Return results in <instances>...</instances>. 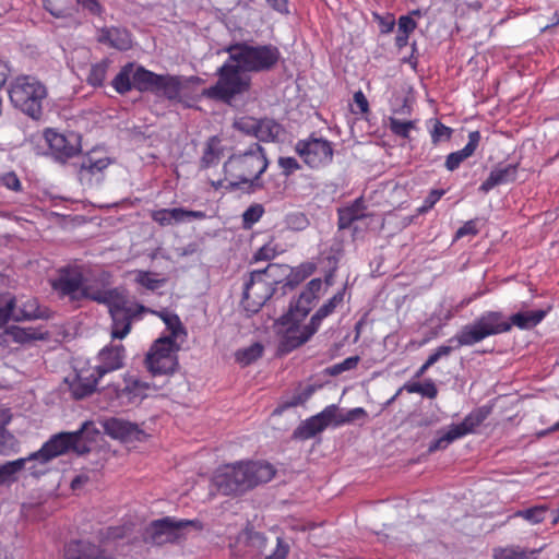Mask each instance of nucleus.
Here are the masks:
<instances>
[{"instance_id":"nucleus-15","label":"nucleus","mask_w":559,"mask_h":559,"mask_svg":"<svg viewBox=\"0 0 559 559\" xmlns=\"http://www.w3.org/2000/svg\"><path fill=\"white\" fill-rule=\"evenodd\" d=\"M63 559H116L107 544L92 537L72 538L63 545Z\"/></svg>"},{"instance_id":"nucleus-36","label":"nucleus","mask_w":559,"mask_h":559,"mask_svg":"<svg viewBox=\"0 0 559 559\" xmlns=\"http://www.w3.org/2000/svg\"><path fill=\"white\" fill-rule=\"evenodd\" d=\"M109 66V59H103L99 62L92 64L86 78L87 84L93 87L103 86L107 76Z\"/></svg>"},{"instance_id":"nucleus-13","label":"nucleus","mask_w":559,"mask_h":559,"mask_svg":"<svg viewBox=\"0 0 559 559\" xmlns=\"http://www.w3.org/2000/svg\"><path fill=\"white\" fill-rule=\"evenodd\" d=\"M84 282L83 273L78 267H62L58 277L51 282V287L61 298L81 301L91 299L93 294Z\"/></svg>"},{"instance_id":"nucleus-63","label":"nucleus","mask_w":559,"mask_h":559,"mask_svg":"<svg viewBox=\"0 0 559 559\" xmlns=\"http://www.w3.org/2000/svg\"><path fill=\"white\" fill-rule=\"evenodd\" d=\"M354 102L361 114H367L369 111L368 99L361 91H358L354 94Z\"/></svg>"},{"instance_id":"nucleus-60","label":"nucleus","mask_w":559,"mask_h":559,"mask_svg":"<svg viewBox=\"0 0 559 559\" xmlns=\"http://www.w3.org/2000/svg\"><path fill=\"white\" fill-rule=\"evenodd\" d=\"M399 31L401 33L411 34L417 27V23L413 20L411 15H402L397 21Z\"/></svg>"},{"instance_id":"nucleus-11","label":"nucleus","mask_w":559,"mask_h":559,"mask_svg":"<svg viewBox=\"0 0 559 559\" xmlns=\"http://www.w3.org/2000/svg\"><path fill=\"white\" fill-rule=\"evenodd\" d=\"M88 423H84L79 430L73 432L53 435L38 451L29 454L31 461L38 460L41 463H47L69 451H74L78 454L90 452V447L83 440V433Z\"/></svg>"},{"instance_id":"nucleus-23","label":"nucleus","mask_w":559,"mask_h":559,"mask_svg":"<svg viewBox=\"0 0 559 559\" xmlns=\"http://www.w3.org/2000/svg\"><path fill=\"white\" fill-rule=\"evenodd\" d=\"M519 164H508L493 168L487 179L479 186V191L488 193L497 186L514 182L518 176Z\"/></svg>"},{"instance_id":"nucleus-41","label":"nucleus","mask_w":559,"mask_h":559,"mask_svg":"<svg viewBox=\"0 0 559 559\" xmlns=\"http://www.w3.org/2000/svg\"><path fill=\"white\" fill-rule=\"evenodd\" d=\"M135 283L143 286L148 290H156L162 287L165 283V278H158L157 274L152 273L150 271L139 270L135 272Z\"/></svg>"},{"instance_id":"nucleus-14","label":"nucleus","mask_w":559,"mask_h":559,"mask_svg":"<svg viewBox=\"0 0 559 559\" xmlns=\"http://www.w3.org/2000/svg\"><path fill=\"white\" fill-rule=\"evenodd\" d=\"M295 151L310 168H321L333 160L332 142L323 138H317L313 133L307 139L297 141Z\"/></svg>"},{"instance_id":"nucleus-42","label":"nucleus","mask_w":559,"mask_h":559,"mask_svg":"<svg viewBox=\"0 0 559 559\" xmlns=\"http://www.w3.org/2000/svg\"><path fill=\"white\" fill-rule=\"evenodd\" d=\"M164 323L167 330L169 331V334L166 336H160L159 338H170V341L177 343V338L180 335H187V332L180 321V318L176 313H173L170 317H167Z\"/></svg>"},{"instance_id":"nucleus-12","label":"nucleus","mask_w":559,"mask_h":559,"mask_svg":"<svg viewBox=\"0 0 559 559\" xmlns=\"http://www.w3.org/2000/svg\"><path fill=\"white\" fill-rule=\"evenodd\" d=\"M163 388L155 382H147L138 376L126 373L123 376V386L109 385L105 394L111 400L118 401L122 404H136L144 399L151 396Z\"/></svg>"},{"instance_id":"nucleus-3","label":"nucleus","mask_w":559,"mask_h":559,"mask_svg":"<svg viewBox=\"0 0 559 559\" xmlns=\"http://www.w3.org/2000/svg\"><path fill=\"white\" fill-rule=\"evenodd\" d=\"M275 468L266 462L239 461L221 466L214 481L224 495H241L260 484L270 481Z\"/></svg>"},{"instance_id":"nucleus-21","label":"nucleus","mask_w":559,"mask_h":559,"mask_svg":"<svg viewBox=\"0 0 559 559\" xmlns=\"http://www.w3.org/2000/svg\"><path fill=\"white\" fill-rule=\"evenodd\" d=\"M206 215L203 211L186 210L183 207L160 209L151 212V218L160 227L191 219H204Z\"/></svg>"},{"instance_id":"nucleus-16","label":"nucleus","mask_w":559,"mask_h":559,"mask_svg":"<svg viewBox=\"0 0 559 559\" xmlns=\"http://www.w3.org/2000/svg\"><path fill=\"white\" fill-rule=\"evenodd\" d=\"M44 138L48 144L52 157L61 163L78 155L81 151L79 138L74 134L67 136L52 129L44 132Z\"/></svg>"},{"instance_id":"nucleus-9","label":"nucleus","mask_w":559,"mask_h":559,"mask_svg":"<svg viewBox=\"0 0 559 559\" xmlns=\"http://www.w3.org/2000/svg\"><path fill=\"white\" fill-rule=\"evenodd\" d=\"M511 331V324L500 311H487L481 314L473 324H467L450 340H455L457 346H472L488 336L507 333Z\"/></svg>"},{"instance_id":"nucleus-34","label":"nucleus","mask_w":559,"mask_h":559,"mask_svg":"<svg viewBox=\"0 0 559 559\" xmlns=\"http://www.w3.org/2000/svg\"><path fill=\"white\" fill-rule=\"evenodd\" d=\"M281 132V126L272 119H259L254 138L261 142L276 140Z\"/></svg>"},{"instance_id":"nucleus-47","label":"nucleus","mask_w":559,"mask_h":559,"mask_svg":"<svg viewBox=\"0 0 559 559\" xmlns=\"http://www.w3.org/2000/svg\"><path fill=\"white\" fill-rule=\"evenodd\" d=\"M322 287V282L320 278H313L308 284L306 289L300 294L298 304L306 305L307 307L312 302V300L317 297V294L320 292Z\"/></svg>"},{"instance_id":"nucleus-44","label":"nucleus","mask_w":559,"mask_h":559,"mask_svg":"<svg viewBox=\"0 0 559 559\" xmlns=\"http://www.w3.org/2000/svg\"><path fill=\"white\" fill-rule=\"evenodd\" d=\"M41 317V312L37 306V301L35 299L27 300L23 308H21L13 316V320L15 321H22V320H31V319H37Z\"/></svg>"},{"instance_id":"nucleus-52","label":"nucleus","mask_w":559,"mask_h":559,"mask_svg":"<svg viewBox=\"0 0 559 559\" xmlns=\"http://www.w3.org/2000/svg\"><path fill=\"white\" fill-rule=\"evenodd\" d=\"M443 189H433L425 198L423 204L417 209L418 214H425L429 212L436 203L444 195Z\"/></svg>"},{"instance_id":"nucleus-48","label":"nucleus","mask_w":559,"mask_h":559,"mask_svg":"<svg viewBox=\"0 0 559 559\" xmlns=\"http://www.w3.org/2000/svg\"><path fill=\"white\" fill-rule=\"evenodd\" d=\"M280 253L277 243L272 239L261 248L257 250L253 255V261H270L274 259Z\"/></svg>"},{"instance_id":"nucleus-28","label":"nucleus","mask_w":559,"mask_h":559,"mask_svg":"<svg viewBox=\"0 0 559 559\" xmlns=\"http://www.w3.org/2000/svg\"><path fill=\"white\" fill-rule=\"evenodd\" d=\"M366 205L362 198L356 199L350 205L338 209L337 211V226L338 229H347L356 222L364 219L368 216L366 213Z\"/></svg>"},{"instance_id":"nucleus-43","label":"nucleus","mask_w":559,"mask_h":559,"mask_svg":"<svg viewBox=\"0 0 559 559\" xmlns=\"http://www.w3.org/2000/svg\"><path fill=\"white\" fill-rule=\"evenodd\" d=\"M264 214V207L262 204L254 203L250 205L242 214V226L246 229L251 228L258 223Z\"/></svg>"},{"instance_id":"nucleus-31","label":"nucleus","mask_w":559,"mask_h":559,"mask_svg":"<svg viewBox=\"0 0 559 559\" xmlns=\"http://www.w3.org/2000/svg\"><path fill=\"white\" fill-rule=\"evenodd\" d=\"M547 311L545 310H533L525 312H518L510 317L509 320H506L508 323L520 330H530L538 325L546 317Z\"/></svg>"},{"instance_id":"nucleus-55","label":"nucleus","mask_w":559,"mask_h":559,"mask_svg":"<svg viewBox=\"0 0 559 559\" xmlns=\"http://www.w3.org/2000/svg\"><path fill=\"white\" fill-rule=\"evenodd\" d=\"M367 412L362 407H355L349 409L344 416L335 417V426H341L347 423H352L358 418L366 417Z\"/></svg>"},{"instance_id":"nucleus-17","label":"nucleus","mask_w":559,"mask_h":559,"mask_svg":"<svg viewBox=\"0 0 559 559\" xmlns=\"http://www.w3.org/2000/svg\"><path fill=\"white\" fill-rule=\"evenodd\" d=\"M100 379L92 365L87 364L78 369L72 379L67 378L66 383L69 386L71 396L74 400H82L96 391Z\"/></svg>"},{"instance_id":"nucleus-32","label":"nucleus","mask_w":559,"mask_h":559,"mask_svg":"<svg viewBox=\"0 0 559 559\" xmlns=\"http://www.w3.org/2000/svg\"><path fill=\"white\" fill-rule=\"evenodd\" d=\"M223 155L224 147L222 145V140L216 135L211 136L205 143L203 155L200 160L201 168H210L211 166L217 165Z\"/></svg>"},{"instance_id":"nucleus-24","label":"nucleus","mask_w":559,"mask_h":559,"mask_svg":"<svg viewBox=\"0 0 559 559\" xmlns=\"http://www.w3.org/2000/svg\"><path fill=\"white\" fill-rule=\"evenodd\" d=\"M97 41L118 50H128L132 47L131 34L126 28L115 26L100 28Z\"/></svg>"},{"instance_id":"nucleus-56","label":"nucleus","mask_w":559,"mask_h":559,"mask_svg":"<svg viewBox=\"0 0 559 559\" xmlns=\"http://www.w3.org/2000/svg\"><path fill=\"white\" fill-rule=\"evenodd\" d=\"M278 166L282 168V173L286 177L293 175L295 171L301 168L295 157H280Z\"/></svg>"},{"instance_id":"nucleus-64","label":"nucleus","mask_w":559,"mask_h":559,"mask_svg":"<svg viewBox=\"0 0 559 559\" xmlns=\"http://www.w3.org/2000/svg\"><path fill=\"white\" fill-rule=\"evenodd\" d=\"M248 544L251 547H257L259 549H262L266 545V538L261 533H252L248 537Z\"/></svg>"},{"instance_id":"nucleus-58","label":"nucleus","mask_w":559,"mask_h":559,"mask_svg":"<svg viewBox=\"0 0 559 559\" xmlns=\"http://www.w3.org/2000/svg\"><path fill=\"white\" fill-rule=\"evenodd\" d=\"M478 234V228L476 226V221L471 219L465 222L455 233V239H461L465 236H476Z\"/></svg>"},{"instance_id":"nucleus-19","label":"nucleus","mask_w":559,"mask_h":559,"mask_svg":"<svg viewBox=\"0 0 559 559\" xmlns=\"http://www.w3.org/2000/svg\"><path fill=\"white\" fill-rule=\"evenodd\" d=\"M126 348L123 345H107L96 356V365H92L102 379L124 366Z\"/></svg>"},{"instance_id":"nucleus-51","label":"nucleus","mask_w":559,"mask_h":559,"mask_svg":"<svg viewBox=\"0 0 559 559\" xmlns=\"http://www.w3.org/2000/svg\"><path fill=\"white\" fill-rule=\"evenodd\" d=\"M7 334L10 335L12 337V340L16 343H21V344H24V343H27L32 340H36L37 336L35 335L34 332H32L31 330H27V329H24V328H20V326H10L7 329Z\"/></svg>"},{"instance_id":"nucleus-18","label":"nucleus","mask_w":559,"mask_h":559,"mask_svg":"<svg viewBox=\"0 0 559 559\" xmlns=\"http://www.w3.org/2000/svg\"><path fill=\"white\" fill-rule=\"evenodd\" d=\"M336 407L334 405L325 407L319 414L301 421L294 430L293 438L295 440H308L316 437L335 419Z\"/></svg>"},{"instance_id":"nucleus-25","label":"nucleus","mask_w":559,"mask_h":559,"mask_svg":"<svg viewBox=\"0 0 559 559\" xmlns=\"http://www.w3.org/2000/svg\"><path fill=\"white\" fill-rule=\"evenodd\" d=\"M91 300L106 305L108 307L109 314L132 309L133 306V304H130L127 297L117 288L93 292Z\"/></svg>"},{"instance_id":"nucleus-10","label":"nucleus","mask_w":559,"mask_h":559,"mask_svg":"<svg viewBox=\"0 0 559 559\" xmlns=\"http://www.w3.org/2000/svg\"><path fill=\"white\" fill-rule=\"evenodd\" d=\"M179 349L170 338L155 340L145 355V369L153 378L173 376L179 368Z\"/></svg>"},{"instance_id":"nucleus-38","label":"nucleus","mask_w":559,"mask_h":559,"mask_svg":"<svg viewBox=\"0 0 559 559\" xmlns=\"http://www.w3.org/2000/svg\"><path fill=\"white\" fill-rule=\"evenodd\" d=\"M548 509L546 504L534 506L525 510H518L510 518H522L528 523L536 525L544 522Z\"/></svg>"},{"instance_id":"nucleus-7","label":"nucleus","mask_w":559,"mask_h":559,"mask_svg":"<svg viewBox=\"0 0 559 559\" xmlns=\"http://www.w3.org/2000/svg\"><path fill=\"white\" fill-rule=\"evenodd\" d=\"M216 74L217 82L203 90L202 94L207 98L229 103L235 96L250 88V78L245 75L240 66L229 58L217 69Z\"/></svg>"},{"instance_id":"nucleus-59","label":"nucleus","mask_w":559,"mask_h":559,"mask_svg":"<svg viewBox=\"0 0 559 559\" xmlns=\"http://www.w3.org/2000/svg\"><path fill=\"white\" fill-rule=\"evenodd\" d=\"M453 350V347L448 345L439 346L432 354H430L426 360V362L431 367L433 366L440 358L449 356Z\"/></svg>"},{"instance_id":"nucleus-62","label":"nucleus","mask_w":559,"mask_h":559,"mask_svg":"<svg viewBox=\"0 0 559 559\" xmlns=\"http://www.w3.org/2000/svg\"><path fill=\"white\" fill-rule=\"evenodd\" d=\"M425 397L436 399L438 395V389L431 379L426 380L421 383V391L419 392Z\"/></svg>"},{"instance_id":"nucleus-33","label":"nucleus","mask_w":559,"mask_h":559,"mask_svg":"<svg viewBox=\"0 0 559 559\" xmlns=\"http://www.w3.org/2000/svg\"><path fill=\"white\" fill-rule=\"evenodd\" d=\"M29 455L27 457H21L14 461L5 462L0 465V484L1 486H10L17 480V474L25 468L27 462H29Z\"/></svg>"},{"instance_id":"nucleus-49","label":"nucleus","mask_w":559,"mask_h":559,"mask_svg":"<svg viewBox=\"0 0 559 559\" xmlns=\"http://www.w3.org/2000/svg\"><path fill=\"white\" fill-rule=\"evenodd\" d=\"M15 298H0V326H3L15 314Z\"/></svg>"},{"instance_id":"nucleus-53","label":"nucleus","mask_w":559,"mask_h":559,"mask_svg":"<svg viewBox=\"0 0 559 559\" xmlns=\"http://www.w3.org/2000/svg\"><path fill=\"white\" fill-rule=\"evenodd\" d=\"M359 356H350L344 359L343 361L335 364L331 367L330 373L332 376H338L344 371L355 369L359 364Z\"/></svg>"},{"instance_id":"nucleus-40","label":"nucleus","mask_w":559,"mask_h":559,"mask_svg":"<svg viewBox=\"0 0 559 559\" xmlns=\"http://www.w3.org/2000/svg\"><path fill=\"white\" fill-rule=\"evenodd\" d=\"M389 129L397 138L409 139V134L416 127V120H401L395 117H389Z\"/></svg>"},{"instance_id":"nucleus-54","label":"nucleus","mask_w":559,"mask_h":559,"mask_svg":"<svg viewBox=\"0 0 559 559\" xmlns=\"http://www.w3.org/2000/svg\"><path fill=\"white\" fill-rule=\"evenodd\" d=\"M75 4H80L83 10L94 16L102 17L105 13V7L100 0H75Z\"/></svg>"},{"instance_id":"nucleus-35","label":"nucleus","mask_w":559,"mask_h":559,"mask_svg":"<svg viewBox=\"0 0 559 559\" xmlns=\"http://www.w3.org/2000/svg\"><path fill=\"white\" fill-rule=\"evenodd\" d=\"M44 8L56 17L71 16L75 10V0H43Z\"/></svg>"},{"instance_id":"nucleus-61","label":"nucleus","mask_w":559,"mask_h":559,"mask_svg":"<svg viewBox=\"0 0 559 559\" xmlns=\"http://www.w3.org/2000/svg\"><path fill=\"white\" fill-rule=\"evenodd\" d=\"M2 183L12 191H20L22 189L21 181L14 173H8L2 177Z\"/></svg>"},{"instance_id":"nucleus-20","label":"nucleus","mask_w":559,"mask_h":559,"mask_svg":"<svg viewBox=\"0 0 559 559\" xmlns=\"http://www.w3.org/2000/svg\"><path fill=\"white\" fill-rule=\"evenodd\" d=\"M150 309L141 304H133L132 309L115 312L111 318V337L123 340L132 329V322L140 320Z\"/></svg>"},{"instance_id":"nucleus-50","label":"nucleus","mask_w":559,"mask_h":559,"mask_svg":"<svg viewBox=\"0 0 559 559\" xmlns=\"http://www.w3.org/2000/svg\"><path fill=\"white\" fill-rule=\"evenodd\" d=\"M259 119L253 117H240L235 120L234 128L247 135L254 136Z\"/></svg>"},{"instance_id":"nucleus-27","label":"nucleus","mask_w":559,"mask_h":559,"mask_svg":"<svg viewBox=\"0 0 559 559\" xmlns=\"http://www.w3.org/2000/svg\"><path fill=\"white\" fill-rule=\"evenodd\" d=\"M488 415L489 409L479 407L467 414L460 424H452L450 427L457 439H460L474 432V430L483 424Z\"/></svg>"},{"instance_id":"nucleus-30","label":"nucleus","mask_w":559,"mask_h":559,"mask_svg":"<svg viewBox=\"0 0 559 559\" xmlns=\"http://www.w3.org/2000/svg\"><path fill=\"white\" fill-rule=\"evenodd\" d=\"M112 163V159L107 156H97L96 151H91L86 156L83 158L79 174L81 178L84 177H92L99 173H102L104 169H106L110 164Z\"/></svg>"},{"instance_id":"nucleus-8","label":"nucleus","mask_w":559,"mask_h":559,"mask_svg":"<svg viewBox=\"0 0 559 559\" xmlns=\"http://www.w3.org/2000/svg\"><path fill=\"white\" fill-rule=\"evenodd\" d=\"M277 264L270 263L263 270L252 271L245 283L241 305L247 312L257 313L261 307L272 297L273 284L276 283L273 272Z\"/></svg>"},{"instance_id":"nucleus-1","label":"nucleus","mask_w":559,"mask_h":559,"mask_svg":"<svg viewBox=\"0 0 559 559\" xmlns=\"http://www.w3.org/2000/svg\"><path fill=\"white\" fill-rule=\"evenodd\" d=\"M199 80L197 76L158 74L143 66L128 62L112 79L111 86L120 95H126L134 88L141 93L150 92L163 96L169 102L181 103L189 107L190 105L185 99L187 90L191 82H199Z\"/></svg>"},{"instance_id":"nucleus-37","label":"nucleus","mask_w":559,"mask_h":559,"mask_svg":"<svg viewBox=\"0 0 559 559\" xmlns=\"http://www.w3.org/2000/svg\"><path fill=\"white\" fill-rule=\"evenodd\" d=\"M263 345L255 342L246 348L238 349L235 354V359L241 366H249L258 360L263 355Z\"/></svg>"},{"instance_id":"nucleus-39","label":"nucleus","mask_w":559,"mask_h":559,"mask_svg":"<svg viewBox=\"0 0 559 559\" xmlns=\"http://www.w3.org/2000/svg\"><path fill=\"white\" fill-rule=\"evenodd\" d=\"M538 550H531L530 555L518 546L498 547L493 549V559H531L534 558Z\"/></svg>"},{"instance_id":"nucleus-4","label":"nucleus","mask_w":559,"mask_h":559,"mask_svg":"<svg viewBox=\"0 0 559 559\" xmlns=\"http://www.w3.org/2000/svg\"><path fill=\"white\" fill-rule=\"evenodd\" d=\"M8 95L12 106L33 120L43 117V104L48 96L47 86L36 76L19 74L9 84Z\"/></svg>"},{"instance_id":"nucleus-45","label":"nucleus","mask_w":559,"mask_h":559,"mask_svg":"<svg viewBox=\"0 0 559 559\" xmlns=\"http://www.w3.org/2000/svg\"><path fill=\"white\" fill-rule=\"evenodd\" d=\"M455 440H457V437L453 432L452 428L449 427L447 431L440 432V436L430 442L428 451L436 452L444 450Z\"/></svg>"},{"instance_id":"nucleus-6","label":"nucleus","mask_w":559,"mask_h":559,"mask_svg":"<svg viewBox=\"0 0 559 559\" xmlns=\"http://www.w3.org/2000/svg\"><path fill=\"white\" fill-rule=\"evenodd\" d=\"M202 531L203 524L200 520L177 519L175 516H164L152 521L143 533L145 543L163 546L166 544H177L187 538L191 531Z\"/></svg>"},{"instance_id":"nucleus-5","label":"nucleus","mask_w":559,"mask_h":559,"mask_svg":"<svg viewBox=\"0 0 559 559\" xmlns=\"http://www.w3.org/2000/svg\"><path fill=\"white\" fill-rule=\"evenodd\" d=\"M229 60L240 66L243 72H267L276 67L281 59L280 49L272 45H249L235 43L225 48Z\"/></svg>"},{"instance_id":"nucleus-22","label":"nucleus","mask_w":559,"mask_h":559,"mask_svg":"<svg viewBox=\"0 0 559 559\" xmlns=\"http://www.w3.org/2000/svg\"><path fill=\"white\" fill-rule=\"evenodd\" d=\"M103 428L106 435L124 442L140 440V436L143 435V431L136 424L116 417L106 419L103 423Z\"/></svg>"},{"instance_id":"nucleus-2","label":"nucleus","mask_w":559,"mask_h":559,"mask_svg":"<svg viewBox=\"0 0 559 559\" xmlns=\"http://www.w3.org/2000/svg\"><path fill=\"white\" fill-rule=\"evenodd\" d=\"M269 167L265 150L259 143H251L245 152L231 154L223 165L224 179L212 180L215 190L234 191L243 185L253 190L263 187L260 178Z\"/></svg>"},{"instance_id":"nucleus-26","label":"nucleus","mask_w":559,"mask_h":559,"mask_svg":"<svg viewBox=\"0 0 559 559\" xmlns=\"http://www.w3.org/2000/svg\"><path fill=\"white\" fill-rule=\"evenodd\" d=\"M481 135L479 131H472L468 133V142L466 145L456 152H452L447 156L444 166L449 171H454L457 169L461 164L474 155L476 152L479 142H480Z\"/></svg>"},{"instance_id":"nucleus-46","label":"nucleus","mask_w":559,"mask_h":559,"mask_svg":"<svg viewBox=\"0 0 559 559\" xmlns=\"http://www.w3.org/2000/svg\"><path fill=\"white\" fill-rule=\"evenodd\" d=\"M431 142L433 145L440 142L449 141L452 136V129L440 120H435L433 128L430 131Z\"/></svg>"},{"instance_id":"nucleus-29","label":"nucleus","mask_w":559,"mask_h":559,"mask_svg":"<svg viewBox=\"0 0 559 559\" xmlns=\"http://www.w3.org/2000/svg\"><path fill=\"white\" fill-rule=\"evenodd\" d=\"M312 335L313 330L305 332L304 326L293 324L283 335L280 349L284 353H289L309 341Z\"/></svg>"},{"instance_id":"nucleus-57","label":"nucleus","mask_w":559,"mask_h":559,"mask_svg":"<svg viewBox=\"0 0 559 559\" xmlns=\"http://www.w3.org/2000/svg\"><path fill=\"white\" fill-rule=\"evenodd\" d=\"M289 544L284 539L277 537L276 546L271 555H267L265 559H286L289 554Z\"/></svg>"}]
</instances>
